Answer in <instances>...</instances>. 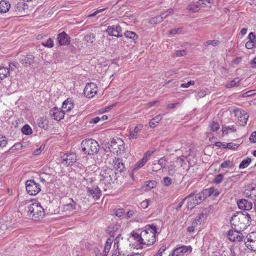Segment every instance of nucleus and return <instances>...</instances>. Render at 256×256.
<instances>
[{
  "label": "nucleus",
  "instance_id": "nucleus-1",
  "mask_svg": "<svg viewBox=\"0 0 256 256\" xmlns=\"http://www.w3.org/2000/svg\"><path fill=\"white\" fill-rule=\"evenodd\" d=\"M251 222L250 215L246 212H238L231 218L230 224L234 230H244L250 226Z\"/></svg>",
  "mask_w": 256,
  "mask_h": 256
},
{
  "label": "nucleus",
  "instance_id": "nucleus-2",
  "mask_svg": "<svg viewBox=\"0 0 256 256\" xmlns=\"http://www.w3.org/2000/svg\"><path fill=\"white\" fill-rule=\"evenodd\" d=\"M156 227L154 225L148 226L146 229L142 232L143 244L150 246L156 242Z\"/></svg>",
  "mask_w": 256,
  "mask_h": 256
},
{
  "label": "nucleus",
  "instance_id": "nucleus-3",
  "mask_svg": "<svg viewBox=\"0 0 256 256\" xmlns=\"http://www.w3.org/2000/svg\"><path fill=\"white\" fill-rule=\"evenodd\" d=\"M28 214L34 220H40L44 216V209L39 202H32L28 206Z\"/></svg>",
  "mask_w": 256,
  "mask_h": 256
},
{
  "label": "nucleus",
  "instance_id": "nucleus-4",
  "mask_svg": "<svg viewBox=\"0 0 256 256\" xmlns=\"http://www.w3.org/2000/svg\"><path fill=\"white\" fill-rule=\"evenodd\" d=\"M81 148L84 154L93 155L98 152L100 146L96 140L90 138L82 140Z\"/></svg>",
  "mask_w": 256,
  "mask_h": 256
},
{
  "label": "nucleus",
  "instance_id": "nucleus-5",
  "mask_svg": "<svg viewBox=\"0 0 256 256\" xmlns=\"http://www.w3.org/2000/svg\"><path fill=\"white\" fill-rule=\"evenodd\" d=\"M124 142L122 139L117 136L113 137V154L120 156L124 153Z\"/></svg>",
  "mask_w": 256,
  "mask_h": 256
},
{
  "label": "nucleus",
  "instance_id": "nucleus-6",
  "mask_svg": "<svg viewBox=\"0 0 256 256\" xmlns=\"http://www.w3.org/2000/svg\"><path fill=\"white\" fill-rule=\"evenodd\" d=\"M26 186L28 193L32 196L36 195L41 190L40 184L34 180H26Z\"/></svg>",
  "mask_w": 256,
  "mask_h": 256
},
{
  "label": "nucleus",
  "instance_id": "nucleus-7",
  "mask_svg": "<svg viewBox=\"0 0 256 256\" xmlns=\"http://www.w3.org/2000/svg\"><path fill=\"white\" fill-rule=\"evenodd\" d=\"M98 88L94 82L86 84L84 90V95L88 98H92L96 94Z\"/></svg>",
  "mask_w": 256,
  "mask_h": 256
},
{
  "label": "nucleus",
  "instance_id": "nucleus-8",
  "mask_svg": "<svg viewBox=\"0 0 256 256\" xmlns=\"http://www.w3.org/2000/svg\"><path fill=\"white\" fill-rule=\"evenodd\" d=\"M247 241L245 242L246 247L253 251H256V232H253L246 236Z\"/></svg>",
  "mask_w": 256,
  "mask_h": 256
},
{
  "label": "nucleus",
  "instance_id": "nucleus-9",
  "mask_svg": "<svg viewBox=\"0 0 256 256\" xmlns=\"http://www.w3.org/2000/svg\"><path fill=\"white\" fill-rule=\"evenodd\" d=\"M62 163L64 166H72L77 160L76 155L74 152L64 154L62 156Z\"/></svg>",
  "mask_w": 256,
  "mask_h": 256
},
{
  "label": "nucleus",
  "instance_id": "nucleus-10",
  "mask_svg": "<svg viewBox=\"0 0 256 256\" xmlns=\"http://www.w3.org/2000/svg\"><path fill=\"white\" fill-rule=\"evenodd\" d=\"M242 230H230L228 233V239L232 242H240L242 240L244 236L242 233L240 232Z\"/></svg>",
  "mask_w": 256,
  "mask_h": 256
},
{
  "label": "nucleus",
  "instance_id": "nucleus-11",
  "mask_svg": "<svg viewBox=\"0 0 256 256\" xmlns=\"http://www.w3.org/2000/svg\"><path fill=\"white\" fill-rule=\"evenodd\" d=\"M64 110L54 107L50 110V115L58 121L60 120L64 116Z\"/></svg>",
  "mask_w": 256,
  "mask_h": 256
},
{
  "label": "nucleus",
  "instance_id": "nucleus-12",
  "mask_svg": "<svg viewBox=\"0 0 256 256\" xmlns=\"http://www.w3.org/2000/svg\"><path fill=\"white\" fill-rule=\"evenodd\" d=\"M190 250L192 251V248L190 246H182L175 248L172 254V256H184V254Z\"/></svg>",
  "mask_w": 256,
  "mask_h": 256
},
{
  "label": "nucleus",
  "instance_id": "nucleus-13",
  "mask_svg": "<svg viewBox=\"0 0 256 256\" xmlns=\"http://www.w3.org/2000/svg\"><path fill=\"white\" fill-rule=\"evenodd\" d=\"M237 204L240 209L245 210H250L252 206V202L246 199H242L238 200Z\"/></svg>",
  "mask_w": 256,
  "mask_h": 256
},
{
  "label": "nucleus",
  "instance_id": "nucleus-14",
  "mask_svg": "<svg viewBox=\"0 0 256 256\" xmlns=\"http://www.w3.org/2000/svg\"><path fill=\"white\" fill-rule=\"evenodd\" d=\"M70 37L64 32L59 34L57 40L60 46L68 45L70 44Z\"/></svg>",
  "mask_w": 256,
  "mask_h": 256
},
{
  "label": "nucleus",
  "instance_id": "nucleus-15",
  "mask_svg": "<svg viewBox=\"0 0 256 256\" xmlns=\"http://www.w3.org/2000/svg\"><path fill=\"white\" fill-rule=\"evenodd\" d=\"M115 160H116V162L113 166L116 169V171L114 173L116 175L118 172L122 173L123 172L124 169V166L120 158H115Z\"/></svg>",
  "mask_w": 256,
  "mask_h": 256
},
{
  "label": "nucleus",
  "instance_id": "nucleus-16",
  "mask_svg": "<svg viewBox=\"0 0 256 256\" xmlns=\"http://www.w3.org/2000/svg\"><path fill=\"white\" fill-rule=\"evenodd\" d=\"M88 195L92 196L95 200L98 199L100 196V190L98 187L96 186L92 188L88 187Z\"/></svg>",
  "mask_w": 256,
  "mask_h": 256
},
{
  "label": "nucleus",
  "instance_id": "nucleus-17",
  "mask_svg": "<svg viewBox=\"0 0 256 256\" xmlns=\"http://www.w3.org/2000/svg\"><path fill=\"white\" fill-rule=\"evenodd\" d=\"M10 8V4L8 1L2 0L0 1V13L6 12Z\"/></svg>",
  "mask_w": 256,
  "mask_h": 256
},
{
  "label": "nucleus",
  "instance_id": "nucleus-18",
  "mask_svg": "<svg viewBox=\"0 0 256 256\" xmlns=\"http://www.w3.org/2000/svg\"><path fill=\"white\" fill-rule=\"evenodd\" d=\"M64 209L66 212H72L76 209V202L72 198H68V204L64 206Z\"/></svg>",
  "mask_w": 256,
  "mask_h": 256
},
{
  "label": "nucleus",
  "instance_id": "nucleus-19",
  "mask_svg": "<svg viewBox=\"0 0 256 256\" xmlns=\"http://www.w3.org/2000/svg\"><path fill=\"white\" fill-rule=\"evenodd\" d=\"M37 124L39 127L44 130H47L48 128V120L44 117L38 118Z\"/></svg>",
  "mask_w": 256,
  "mask_h": 256
},
{
  "label": "nucleus",
  "instance_id": "nucleus-20",
  "mask_svg": "<svg viewBox=\"0 0 256 256\" xmlns=\"http://www.w3.org/2000/svg\"><path fill=\"white\" fill-rule=\"evenodd\" d=\"M112 170L110 168H108L107 170H104L102 172L101 175L104 178V180L105 182H108L110 184V180H112L110 173L112 172Z\"/></svg>",
  "mask_w": 256,
  "mask_h": 256
},
{
  "label": "nucleus",
  "instance_id": "nucleus-21",
  "mask_svg": "<svg viewBox=\"0 0 256 256\" xmlns=\"http://www.w3.org/2000/svg\"><path fill=\"white\" fill-rule=\"evenodd\" d=\"M34 57L31 54L27 55L22 60L21 62L24 66H28L34 62Z\"/></svg>",
  "mask_w": 256,
  "mask_h": 256
},
{
  "label": "nucleus",
  "instance_id": "nucleus-22",
  "mask_svg": "<svg viewBox=\"0 0 256 256\" xmlns=\"http://www.w3.org/2000/svg\"><path fill=\"white\" fill-rule=\"evenodd\" d=\"M142 124H139L136 126H135L133 130H130V138L131 139H136L138 136V132L141 130L142 128Z\"/></svg>",
  "mask_w": 256,
  "mask_h": 256
},
{
  "label": "nucleus",
  "instance_id": "nucleus-23",
  "mask_svg": "<svg viewBox=\"0 0 256 256\" xmlns=\"http://www.w3.org/2000/svg\"><path fill=\"white\" fill-rule=\"evenodd\" d=\"M74 108V104L72 100L67 99L64 100L62 104V108L64 109V112H69Z\"/></svg>",
  "mask_w": 256,
  "mask_h": 256
},
{
  "label": "nucleus",
  "instance_id": "nucleus-24",
  "mask_svg": "<svg viewBox=\"0 0 256 256\" xmlns=\"http://www.w3.org/2000/svg\"><path fill=\"white\" fill-rule=\"evenodd\" d=\"M240 116L239 117L240 124L242 126H244V125L246 124L247 120L248 118V115L244 110L241 111L240 112Z\"/></svg>",
  "mask_w": 256,
  "mask_h": 256
},
{
  "label": "nucleus",
  "instance_id": "nucleus-25",
  "mask_svg": "<svg viewBox=\"0 0 256 256\" xmlns=\"http://www.w3.org/2000/svg\"><path fill=\"white\" fill-rule=\"evenodd\" d=\"M10 74V69L0 66V80H4Z\"/></svg>",
  "mask_w": 256,
  "mask_h": 256
},
{
  "label": "nucleus",
  "instance_id": "nucleus-26",
  "mask_svg": "<svg viewBox=\"0 0 256 256\" xmlns=\"http://www.w3.org/2000/svg\"><path fill=\"white\" fill-rule=\"evenodd\" d=\"M162 116L158 114L152 118L149 122V126L150 128H154L156 124L162 119Z\"/></svg>",
  "mask_w": 256,
  "mask_h": 256
},
{
  "label": "nucleus",
  "instance_id": "nucleus-27",
  "mask_svg": "<svg viewBox=\"0 0 256 256\" xmlns=\"http://www.w3.org/2000/svg\"><path fill=\"white\" fill-rule=\"evenodd\" d=\"M208 128L210 132H215L220 129V126L218 122L212 120L210 122Z\"/></svg>",
  "mask_w": 256,
  "mask_h": 256
},
{
  "label": "nucleus",
  "instance_id": "nucleus-28",
  "mask_svg": "<svg viewBox=\"0 0 256 256\" xmlns=\"http://www.w3.org/2000/svg\"><path fill=\"white\" fill-rule=\"evenodd\" d=\"M156 186V182L154 180L148 181L146 183L142 186V188L144 190H149L154 188Z\"/></svg>",
  "mask_w": 256,
  "mask_h": 256
},
{
  "label": "nucleus",
  "instance_id": "nucleus-29",
  "mask_svg": "<svg viewBox=\"0 0 256 256\" xmlns=\"http://www.w3.org/2000/svg\"><path fill=\"white\" fill-rule=\"evenodd\" d=\"M240 81V79L238 78H236L233 80L230 81L229 82L226 84V87L227 88H232L234 86H236L238 85Z\"/></svg>",
  "mask_w": 256,
  "mask_h": 256
},
{
  "label": "nucleus",
  "instance_id": "nucleus-30",
  "mask_svg": "<svg viewBox=\"0 0 256 256\" xmlns=\"http://www.w3.org/2000/svg\"><path fill=\"white\" fill-rule=\"evenodd\" d=\"M114 26H113V36L122 37V34L121 26L120 25H116L115 28Z\"/></svg>",
  "mask_w": 256,
  "mask_h": 256
},
{
  "label": "nucleus",
  "instance_id": "nucleus-31",
  "mask_svg": "<svg viewBox=\"0 0 256 256\" xmlns=\"http://www.w3.org/2000/svg\"><path fill=\"white\" fill-rule=\"evenodd\" d=\"M112 244V240L110 239V238H108L106 242L104 250V256H107V254L110 249Z\"/></svg>",
  "mask_w": 256,
  "mask_h": 256
},
{
  "label": "nucleus",
  "instance_id": "nucleus-32",
  "mask_svg": "<svg viewBox=\"0 0 256 256\" xmlns=\"http://www.w3.org/2000/svg\"><path fill=\"white\" fill-rule=\"evenodd\" d=\"M194 194V196H192L191 198H192V200H190L188 202V208L192 210L194 207H195L196 205L198 204H196V199L194 196V192H192Z\"/></svg>",
  "mask_w": 256,
  "mask_h": 256
},
{
  "label": "nucleus",
  "instance_id": "nucleus-33",
  "mask_svg": "<svg viewBox=\"0 0 256 256\" xmlns=\"http://www.w3.org/2000/svg\"><path fill=\"white\" fill-rule=\"evenodd\" d=\"M148 160V158L146 156H144L142 159L139 160L134 166V170L142 168L144 164Z\"/></svg>",
  "mask_w": 256,
  "mask_h": 256
},
{
  "label": "nucleus",
  "instance_id": "nucleus-34",
  "mask_svg": "<svg viewBox=\"0 0 256 256\" xmlns=\"http://www.w3.org/2000/svg\"><path fill=\"white\" fill-rule=\"evenodd\" d=\"M131 235L134 239L137 242H139L140 244H142L143 239L142 238V232L139 234H138L133 232H132Z\"/></svg>",
  "mask_w": 256,
  "mask_h": 256
},
{
  "label": "nucleus",
  "instance_id": "nucleus-35",
  "mask_svg": "<svg viewBox=\"0 0 256 256\" xmlns=\"http://www.w3.org/2000/svg\"><path fill=\"white\" fill-rule=\"evenodd\" d=\"M162 21V18L159 16H156L152 18L149 20V22L151 24H158Z\"/></svg>",
  "mask_w": 256,
  "mask_h": 256
},
{
  "label": "nucleus",
  "instance_id": "nucleus-36",
  "mask_svg": "<svg viewBox=\"0 0 256 256\" xmlns=\"http://www.w3.org/2000/svg\"><path fill=\"white\" fill-rule=\"evenodd\" d=\"M200 4H189L187 6L186 10L192 12H196L200 9Z\"/></svg>",
  "mask_w": 256,
  "mask_h": 256
},
{
  "label": "nucleus",
  "instance_id": "nucleus-37",
  "mask_svg": "<svg viewBox=\"0 0 256 256\" xmlns=\"http://www.w3.org/2000/svg\"><path fill=\"white\" fill-rule=\"evenodd\" d=\"M123 240V238L121 237V235L120 234H118V236L114 240V248H116V249L119 250L120 249V241L122 242Z\"/></svg>",
  "mask_w": 256,
  "mask_h": 256
},
{
  "label": "nucleus",
  "instance_id": "nucleus-38",
  "mask_svg": "<svg viewBox=\"0 0 256 256\" xmlns=\"http://www.w3.org/2000/svg\"><path fill=\"white\" fill-rule=\"evenodd\" d=\"M124 34L126 38H129L134 40L138 38V36L136 34L133 32L127 31L124 33Z\"/></svg>",
  "mask_w": 256,
  "mask_h": 256
},
{
  "label": "nucleus",
  "instance_id": "nucleus-39",
  "mask_svg": "<svg viewBox=\"0 0 256 256\" xmlns=\"http://www.w3.org/2000/svg\"><path fill=\"white\" fill-rule=\"evenodd\" d=\"M167 163V160L166 157L163 156L160 160L156 161V164H158L162 169L165 168Z\"/></svg>",
  "mask_w": 256,
  "mask_h": 256
},
{
  "label": "nucleus",
  "instance_id": "nucleus-40",
  "mask_svg": "<svg viewBox=\"0 0 256 256\" xmlns=\"http://www.w3.org/2000/svg\"><path fill=\"white\" fill-rule=\"evenodd\" d=\"M251 159L248 158H247L246 159L244 160L240 164V168H244L247 167L248 166L249 164L251 162Z\"/></svg>",
  "mask_w": 256,
  "mask_h": 256
},
{
  "label": "nucleus",
  "instance_id": "nucleus-41",
  "mask_svg": "<svg viewBox=\"0 0 256 256\" xmlns=\"http://www.w3.org/2000/svg\"><path fill=\"white\" fill-rule=\"evenodd\" d=\"M22 131L24 134H25L26 135L31 134L32 132L30 126H29L28 124L25 125L22 127Z\"/></svg>",
  "mask_w": 256,
  "mask_h": 256
},
{
  "label": "nucleus",
  "instance_id": "nucleus-42",
  "mask_svg": "<svg viewBox=\"0 0 256 256\" xmlns=\"http://www.w3.org/2000/svg\"><path fill=\"white\" fill-rule=\"evenodd\" d=\"M42 44L46 47L52 48L54 46V42L52 38H49L46 42H42Z\"/></svg>",
  "mask_w": 256,
  "mask_h": 256
},
{
  "label": "nucleus",
  "instance_id": "nucleus-43",
  "mask_svg": "<svg viewBox=\"0 0 256 256\" xmlns=\"http://www.w3.org/2000/svg\"><path fill=\"white\" fill-rule=\"evenodd\" d=\"M84 40L88 42L92 43L95 40V35L94 34H87L84 37Z\"/></svg>",
  "mask_w": 256,
  "mask_h": 256
},
{
  "label": "nucleus",
  "instance_id": "nucleus-44",
  "mask_svg": "<svg viewBox=\"0 0 256 256\" xmlns=\"http://www.w3.org/2000/svg\"><path fill=\"white\" fill-rule=\"evenodd\" d=\"M193 196H194V194L193 193H191V194H189L186 198H183L182 200L178 204V206H176V208L177 210H179L182 208V206L184 204L187 198H191Z\"/></svg>",
  "mask_w": 256,
  "mask_h": 256
},
{
  "label": "nucleus",
  "instance_id": "nucleus-45",
  "mask_svg": "<svg viewBox=\"0 0 256 256\" xmlns=\"http://www.w3.org/2000/svg\"><path fill=\"white\" fill-rule=\"evenodd\" d=\"M7 142L6 138L4 136L0 135V148H3L6 146Z\"/></svg>",
  "mask_w": 256,
  "mask_h": 256
},
{
  "label": "nucleus",
  "instance_id": "nucleus-46",
  "mask_svg": "<svg viewBox=\"0 0 256 256\" xmlns=\"http://www.w3.org/2000/svg\"><path fill=\"white\" fill-rule=\"evenodd\" d=\"M114 215L118 217H120L124 214V210L123 208H118L114 210Z\"/></svg>",
  "mask_w": 256,
  "mask_h": 256
},
{
  "label": "nucleus",
  "instance_id": "nucleus-47",
  "mask_svg": "<svg viewBox=\"0 0 256 256\" xmlns=\"http://www.w3.org/2000/svg\"><path fill=\"white\" fill-rule=\"evenodd\" d=\"M238 146L239 145L238 144L233 142L226 143V148L231 150H235L237 148Z\"/></svg>",
  "mask_w": 256,
  "mask_h": 256
},
{
  "label": "nucleus",
  "instance_id": "nucleus-48",
  "mask_svg": "<svg viewBox=\"0 0 256 256\" xmlns=\"http://www.w3.org/2000/svg\"><path fill=\"white\" fill-rule=\"evenodd\" d=\"M219 44V41H218V40H208L206 41L205 43H204V45L205 46H209V45H212V46H218Z\"/></svg>",
  "mask_w": 256,
  "mask_h": 256
},
{
  "label": "nucleus",
  "instance_id": "nucleus-49",
  "mask_svg": "<svg viewBox=\"0 0 256 256\" xmlns=\"http://www.w3.org/2000/svg\"><path fill=\"white\" fill-rule=\"evenodd\" d=\"M194 196L196 199V204H200L203 200H204V198L202 197V195L200 194V193H198L196 194H194Z\"/></svg>",
  "mask_w": 256,
  "mask_h": 256
},
{
  "label": "nucleus",
  "instance_id": "nucleus-50",
  "mask_svg": "<svg viewBox=\"0 0 256 256\" xmlns=\"http://www.w3.org/2000/svg\"><path fill=\"white\" fill-rule=\"evenodd\" d=\"M232 162L230 160H226L224 162L220 165L222 168H226L232 166Z\"/></svg>",
  "mask_w": 256,
  "mask_h": 256
},
{
  "label": "nucleus",
  "instance_id": "nucleus-51",
  "mask_svg": "<svg viewBox=\"0 0 256 256\" xmlns=\"http://www.w3.org/2000/svg\"><path fill=\"white\" fill-rule=\"evenodd\" d=\"M172 179L168 177H164L163 179V183L165 186H169L172 184Z\"/></svg>",
  "mask_w": 256,
  "mask_h": 256
},
{
  "label": "nucleus",
  "instance_id": "nucleus-52",
  "mask_svg": "<svg viewBox=\"0 0 256 256\" xmlns=\"http://www.w3.org/2000/svg\"><path fill=\"white\" fill-rule=\"evenodd\" d=\"M224 176L222 174H218L214 179V182L216 184H220L223 180Z\"/></svg>",
  "mask_w": 256,
  "mask_h": 256
},
{
  "label": "nucleus",
  "instance_id": "nucleus-53",
  "mask_svg": "<svg viewBox=\"0 0 256 256\" xmlns=\"http://www.w3.org/2000/svg\"><path fill=\"white\" fill-rule=\"evenodd\" d=\"M186 54V52L184 50H178L174 54V56H178V57L184 56H185Z\"/></svg>",
  "mask_w": 256,
  "mask_h": 256
},
{
  "label": "nucleus",
  "instance_id": "nucleus-54",
  "mask_svg": "<svg viewBox=\"0 0 256 256\" xmlns=\"http://www.w3.org/2000/svg\"><path fill=\"white\" fill-rule=\"evenodd\" d=\"M256 44L254 41H248L246 44V48L248 49H252L254 46Z\"/></svg>",
  "mask_w": 256,
  "mask_h": 256
},
{
  "label": "nucleus",
  "instance_id": "nucleus-55",
  "mask_svg": "<svg viewBox=\"0 0 256 256\" xmlns=\"http://www.w3.org/2000/svg\"><path fill=\"white\" fill-rule=\"evenodd\" d=\"M152 165V169L154 172H158V170L162 169V168L158 164H156V160H154L153 162Z\"/></svg>",
  "mask_w": 256,
  "mask_h": 256
},
{
  "label": "nucleus",
  "instance_id": "nucleus-56",
  "mask_svg": "<svg viewBox=\"0 0 256 256\" xmlns=\"http://www.w3.org/2000/svg\"><path fill=\"white\" fill-rule=\"evenodd\" d=\"M203 214L200 216L198 218H196L192 222V227H196L198 223H200V220L201 219V217H203Z\"/></svg>",
  "mask_w": 256,
  "mask_h": 256
},
{
  "label": "nucleus",
  "instance_id": "nucleus-57",
  "mask_svg": "<svg viewBox=\"0 0 256 256\" xmlns=\"http://www.w3.org/2000/svg\"><path fill=\"white\" fill-rule=\"evenodd\" d=\"M228 130H232V132H235L236 131V130L234 128V126H228V127H222V132L223 133H226V134H228Z\"/></svg>",
  "mask_w": 256,
  "mask_h": 256
},
{
  "label": "nucleus",
  "instance_id": "nucleus-58",
  "mask_svg": "<svg viewBox=\"0 0 256 256\" xmlns=\"http://www.w3.org/2000/svg\"><path fill=\"white\" fill-rule=\"evenodd\" d=\"M194 80H190L186 84H182L180 85V87L183 88H188L190 86L194 85Z\"/></svg>",
  "mask_w": 256,
  "mask_h": 256
},
{
  "label": "nucleus",
  "instance_id": "nucleus-59",
  "mask_svg": "<svg viewBox=\"0 0 256 256\" xmlns=\"http://www.w3.org/2000/svg\"><path fill=\"white\" fill-rule=\"evenodd\" d=\"M208 189H205L202 190L200 193L202 195V197L206 199L207 197L210 196V193H208Z\"/></svg>",
  "mask_w": 256,
  "mask_h": 256
},
{
  "label": "nucleus",
  "instance_id": "nucleus-60",
  "mask_svg": "<svg viewBox=\"0 0 256 256\" xmlns=\"http://www.w3.org/2000/svg\"><path fill=\"white\" fill-rule=\"evenodd\" d=\"M248 41H254L256 43V36L254 32H250L248 34Z\"/></svg>",
  "mask_w": 256,
  "mask_h": 256
},
{
  "label": "nucleus",
  "instance_id": "nucleus-61",
  "mask_svg": "<svg viewBox=\"0 0 256 256\" xmlns=\"http://www.w3.org/2000/svg\"><path fill=\"white\" fill-rule=\"evenodd\" d=\"M148 204L149 203L148 200H144L140 204V207L144 209L147 208L148 206Z\"/></svg>",
  "mask_w": 256,
  "mask_h": 256
},
{
  "label": "nucleus",
  "instance_id": "nucleus-62",
  "mask_svg": "<svg viewBox=\"0 0 256 256\" xmlns=\"http://www.w3.org/2000/svg\"><path fill=\"white\" fill-rule=\"evenodd\" d=\"M44 146L42 145L40 146V147L39 148H38V149H36V150H34V151L33 152V154L34 155H38L40 154L41 153L42 150H44Z\"/></svg>",
  "mask_w": 256,
  "mask_h": 256
},
{
  "label": "nucleus",
  "instance_id": "nucleus-63",
  "mask_svg": "<svg viewBox=\"0 0 256 256\" xmlns=\"http://www.w3.org/2000/svg\"><path fill=\"white\" fill-rule=\"evenodd\" d=\"M250 142L254 143L256 142V132H253L250 138Z\"/></svg>",
  "mask_w": 256,
  "mask_h": 256
},
{
  "label": "nucleus",
  "instance_id": "nucleus-64",
  "mask_svg": "<svg viewBox=\"0 0 256 256\" xmlns=\"http://www.w3.org/2000/svg\"><path fill=\"white\" fill-rule=\"evenodd\" d=\"M166 247L163 246L158 250V252L156 254L157 256H162V253L165 251Z\"/></svg>",
  "mask_w": 256,
  "mask_h": 256
}]
</instances>
